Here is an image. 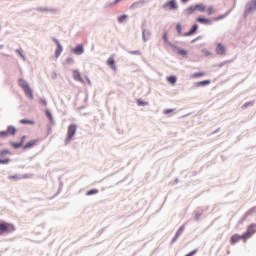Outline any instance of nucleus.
Segmentation results:
<instances>
[{"mask_svg":"<svg viewBox=\"0 0 256 256\" xmlns=\"http://www.w3.org/2000/svg\"><path fill=\"white\" fill-rule=\"evenodd\" d=\"M72 52L75 55H83L84 53L83 44H78L75 48L72 49Z\"/></svg>","mask_w":256,"mask_h":256,"instance_id":"9","label":"nucleus"},{"mask_svg":"<svg viewBox=\"0 0 256 256\" xmlns=\"http://www.w3.org/2000/svg\"><path fill=\"white\" fill-rule=\"evenodd\" d=\"M205 76V73L204 72H196V73H194L193 75H192V77L194 78V79H197V78H199V77H204Z\"/></svg>","mask_w":256,"mask_h":256,"instance_id":"26","label":"nucleus"},{"mask_svg":"<svg viewBox=\"0 0 256 256\" xmlns=\"http://www.w3.org/2000/svg\"><path fill=\"white\" fill-rule=\"evenodd\" d=\"M11 145L12 147H14V149H19V147H21V145L23 144H21V142L20 143L11 142Z\"/></svg>","mask_w":256,"mask_h":256,"instance_id":"32","label":"nucleus"},{"mask_svg":"<svg viewBox=\"0 0 256 256\" xmlns=\"http://www.w3.org/2000/svg\"><path fill=\"white\" fill-rule=\"evenodd\" d=\"M199 39H201V36H199L196 39L192 40V43H195V41H199Z\"/></svg>","mask_w":256,"mask_h":256,"instance_id":"43","label":"nucleus"},{"mask_svg":"<svg viewBox=\"0 0 256 256\" xmlns=\"http://www.w3.org/2000/svg\"><path fill=\"white\" fill-rule=\"evenodd\" d=\"M7 132L8 135H15V133H17V128H15L14 126H9Z\"/></svg>","mask_w":256,"mask_h":256,"instance_id":"20","label":"nucleus"},{"mask_svg":"<svg viewBox=\"0 0 256 256\" xmlns=\"http://www.w3.org/2000/svg\"><path fill=\"white\" fill-rule=\"evenodd\" d=\"M189 0H181L182 3H187Z\"/></svg>","mask_w":256,"mask_h":256,"instance_id":"44","label":"nucleus"},{"mask_svg":"<svg viewBox=\"0 0 256 256\" xmlns=\"http://www.w3.org/2000/svg\"><path fill=\"white\" fill-rule=\"evenodd\" d=\"M37 143H39V139L30 140L24 145L23 149H31L32 147H35Z\"/></svg>","mask_w":256,"mask_h":256,"instance_id":"11","label":"nucleus"},{"mask_svg":"<svg viewBox=\"0 0 256 256\" xmlns=\"http://www.w3.org/2000/svg\"><path fill=\"white\" fill-rule=\"evenodd\" d=\"M8 179H19V176H17V175L9 176Z\"/></svg>","mask_w":256,"mask_h":256,"instance_id":"41","label":"nucleus"},{"mask_svg":"<svg viewBox=\"0 0 256 256\" xmlns=\"http://www.w3.org/2000/svg\"><path fill=\"white\" fill-rule=\"evenodd\" d=\"M247 105H251V103H246V104H244V107H247Z\"/></svg>","mask_w":256,"mask_h":256,"instance_id":"45","label":"nucleus"},{"mask_svg":"<svg viewBox=\"0 0 256 256\" xmlns=\"http://www.w3.org/2000/svg\"><path fill=\"white\" fill-rule=\"evenodd\" d=\"M73 77L75 81H80V83H83V78L81 77V73L77 70L73 72Z\"/></svg>","mask_w":256,"mask_h":256,"instance_id":"14","label":"nucleus"},{"mask_svg":"<svg viewBox=\"0 0 256 256\" xmlns=\"http://www.w3.org/2000/svg\"><path fill=\"white\" fill-rule=\"evenodd\" d=\"M9 150H3L0 152L1 157H5V155H8Z\"/></svg>","mask_w":256,"mask_h":256,"instance_id":"35","label":"nucleus"},{"mask_svg":"<svg viewBox=\"0 0 256 256\" xmlns=\"http://www.w3.org/2000/svg\"><path fill=\"white\" fill-rule=\"evenodd\" d=\"M127 19V14L118 17V23H123Z\"/></svg>","mask_w":256,"mask_h":256,"instance_id":"31","label":"nucleus"},{"mask_svg":"<svg viewBox=\"0 0 256 256\" xmlns=\"http://www.w3.org/2000/svg\"><path fill=\"white\" fill-rule=\"evenodd\" d=\"M46 115L47 117L52 120L53 119V115H51V113L49 111H46Z\"/></svg>","mask_w":256,"mask_h":256,"instance_id":"40","label":"nucleus"},{"mask_svg":"<svg viewBox=\"0 0 256 256\" xmlns=\"http://www.w3.org/2000/svg\"><path fill=\"white\" fill-rule=\"evenodd\" d=\"M40 103H41V105H43L44 107H47V100L41 99V100H40Z\"/></svg>","mask_w":256,"mask_h":256,"instance_id":"37","label":"nucleus"},{"mask_svg":"<svg viewBox=\"0 0 256 256\" xmlns=\"http://www.w3.org/2000/svg\"><path fill=\"white\" fill-rule=\"evenodd\" d=\"M178 55H182V57L187 56V50H185V49H178Z\"/></svg>","mask_w":256,"mask_h":256,"instance_id":"30","label":"nucleus"},{"mask_svg":"<svg viewBox=\"0 0 256 256\" xmlns=\"http://www.w3.org/2000/svg\"><path fill=\"white\" fill-rule=\"evenodd\" d=\"M255 227H256L255 224H251L250 226H248L247 231L243 233V241H247V239H251V237L255 235L256 233Z\"/></svg>","mask_w":256,"mask_h":256,"instance_id":"4","label":"nucleus"},{"mask_svg":"<svg viewBox=\"0 0 256 256\" xmlns=\"http://www.w3.org/2000/svg\"><path fill=\"white\" fill-rule=\"evenodd\" d=\"M0 135H1V137H7V135H9V132L2 131V132H0Z\"/></svg>","mask_w":256,"mask_h":256,"instance_id":"38","label":"nucleus"},{"mask_svg":"<svg viewBox=\"0 0 256 256\" xmlns=\"http://www.w3.org/2000/svg\"><path fill=\"white\" fill-rule=\"evenodd\" d=\"M173 109H166L163 111L164 115H169V113H173Z\"/></svg>","mask_w":256,"mask_h":256,"instance_id":"36","label":"nucleus"},{"mask_svg":"<svg viewBox=\"0 0 256 256\" xmlns=\"http://www.w3.org/2000/svg\"><path fill=\"white\" fill-rule=\"evenodd\" d=\"M197 29H199V25L194 24L189 32L183 34L184 37H191L194 33H197Z\"/></svg>","mask_w":256,"mask_h":256,"instance_id":"10","label":"nucleus"},{"mask_svg":"<svg viewBox=\"0 0 256 256\" xmlns=\"http://www.w3.org/2000/svg\"><path fill=\"white\" fill-rule=\"evenodd\" d=\"M130 55H141V51L135 50V51H129Z\"/></svg>","mask_w":256,"mask_h":256,"instance_id":"34","label":"nucleus"},{"mask_svg":"<svg viewBox=\"0 0 256 256\" xmlns=\"http://www.w3.org/2000/svg\"><path fill=\"white\" fill-rule=\"evenodd\" d=\"M20 87L23 89L25 95L29 97V99H33V90H31V87L27 83V81L20 79L18 81Z\"/></svg>","mask_w":256,"mask_h":256,"instance_id":"1","label":"nucleus"},{"mask_svg":"<svg viewBox=\"0 0 256 256\" xmlns=\"http://www.w3.org/2000/svg\"><path fill=\"white\" fill-rule=\"evenodd\" d=\"M0 49H3V45H0Z\"/></svg>","mask_w":256,"mask_h":256,"instance_id":"46","label":"nucleus"},{"mask_svg":"<svg viewBox=\"0 0 256 256\" xmlns=\"http://www.w3.org/2000/svg\"><path fill=\"white\" fill-rule=\"evenodd\" d=\"M15 231V226L11 223L2 222L0 223V235H5V233H13Z\"/></svg>","mask_w":256,"mask_h":256,"instance_id":"2","label":"nucleus"},{"mask_svg":"<svg viewBox=\"0 0 256 256\" xmlns=\"http://www.w3.org/2000/svg\"><path fill=\"white\" fill-rule=\"evenodd\" d=\"M241 239H243V234L242 235L234 234L230 238V243H231V245H235V243H239V241H241Z\"/></svg>","mask_w":256,"mask_h":256,"instance_id":"8","label":"nucleus"},{"mask_svg":"<svg viewBox=\"0 0 256 256\" xmlns=\"http://www.w3.org/2000/svg\"><path fill=\"white\" fill-rule=\"evenodd\" d=\"M163 9L166 11H177V9H179V5H177L176 0H170L163 5Z\"/></svg>","mask_w":256,"mask_h":256,"instance_id":"5","label":"nucleus"},{"mask_svg":"<svg viewBox=\"0 0 256 256\" xmlns=\"http://www.w3.org/2000/svg\"><path fill=\"white\" fill-rule=\"evenodd\" d=\"M145 4V1L144 0H140L138 2H134L132 5H131V8L132 9H135V7H139L140 5H144Z\"/></svg>","mask_w":256,"mask_h":256,"instance_id":"22","label":"nucleus"},{"mask_svg":"<svg viewBox=\"0 0 256 256\" xmlns=\"http://www.w3.org/2000/svg\"><path fill=\"white\" fill-rule=\"evenodd\" d=\"M196 11L205 13V11H207V7L204 4H196Z\"/></svg>","mask_w":256,"mask_h":256,"instance_id":"17","label":"nucleus"},{"mask_svg":"<svg viewBox=\"0 0 256 256\" xmlns=\"http://www.w3.org/2000/svg\"><path fill=\"white\" fill-rule=\"evenodd\" d=\"M255 10H256V0H251L246 6L245 15H249V13Z\"/></svg>","mask_w":256,"mask_h":256,"instance_id":"6","label":"nucleus"},{"mask_svg":"<svg viewBox=\"0 0 256 256\" xmlns=\"http://www.w3.org/2000/svg\"><path fill=\"white\" fill-rule=\"evenodd\" d=\"M97 193H99V190L98 189H92V190H89L86 195H97Z\"/></svg>","mask_w":256,"mask_h":256,"instance_id":"28","label":"nucleus"},{"mask_svg":"<svg viewBox=\"0 0 256 256\" xmlns=\"http://www.w3.org/2000/svg\"><path fill=\"white\" fill-rule=\"evenodd\" d=\"M206 12H207V15H213V14L215 13V7L209 6V7L206 9Z\"/></svg>","mask_w":256,"mask_h":256,"instance_id":"24","label":"nucleus"},{"mask_svg":"<svg viewBox=\"0 0 256 256\" xmlns=\"http://www.w3.org/2000/svg\"><path fill=\"white\" fill-rule=\"evenodd\" d=\"M167 81L168 83H171V85H175L177 83V76H169Z\"/></svg>","mask_w":256,"mask_h":256,"instance_id":"21","label":"nucleus"},{"mask_svg":"<svg viewBox=\"0 0 256 256\" xmlns=\"http://www.w3.org/2000/svg\"><path fill=\"white\" fill-rule=\"evenodd\" d=\"M205 85H211V80H203L196 83V87H202Z\"/></svg>","mask_w":256,"mask_h":256,"instance_id":"18","label":"nucleus"},{"mask_svg":"<svg viewBox=\"0 0 256 256\" xmlns=\"http://www.w3.org/2000/svg\"><path fill=\"white\" fill-rule=\"evenodd\" d=\"M20 123H22V125H33L35 122L31 120L21 119Z\"/></svg>","mask_w":256,"mask_h":256,"instance_id":"23","label":"nucleus"},{"mask_svg":"<svg viewBox=\"0 0 256 256\" xmlns=\"http://www.w3.org/2000/svg\"><path fill=\"white\" fill-rule=\"evenodd\" d=\"M227 53V47L223 45L222 43H218L216 46V54L217 55H225Z\"/></svg>","mask_w":256,"mask_h":256,"instance_id":"7","label":"nucleus"},{"mask_svg":"<svg viewBox=\"0 0 256 256\" xmlns=\"http://www.w3.org/2000/svg\"><path fill=\"white\" fill-rule=\"evenodd\" d=\"M106 63L112 71H117V66H115V59H113V57L108 58Z\"/></svg>","mask_w":256,"mask_h":256,"instance_id":"12","label":"nucleus"},{"mask_svg":"<svg viewBox=\"0 0 256 256\" xmlns=\"http://www.w3.org/2000/svg\"><path fill=\"white\" fill-rule=\"evenodd\" d=\"M176 31L178 35H183V27L181 26V24L176 25Z\"/></svg>","mask_w":256,"mask_h":256,"instance_id":"25","label":"nucleus"},{"mask_svg":"<svg viewBox=\"0 0 256 256\" xmlns=\"http://www.w3.org/2000/svg\"><path fill=\"white\" fill-rule=\"evenodd\" d=\"M54 41L58 47L55 51V56L59 57L61 55V53H63V47L61 46V43H59L57 40H54Z\"/></svg>","mask_w":256,"mask_h":256,"instance_id":"13","label":"nucleus"},{"mask_svg":"<svg viewBox=\"0 0 256 256\" xmlns=\"http://www.w3.org/2000/svg\"><path fill=\"white\" fill-rule=\"evenodd\" d=\"M75 133H77V124H71L68 127V133H67V137L65 140L66 145L68 143H71V141L73 140V137H75Z\"/></svg>","mask_w":256,"mask_h":256,"instance_id":"3","label":"nucleus"},{"mask_svg":"<svg viewBox=\"0 0 256 256\" xmlns=\"http://www.w3.org/2000/svg\"><path fill=\"white\" fill-rule=\"evenodd\" d=\"M196 21H197L198 23H201L202 25H211V21H210L209 19H207V18L198 17V18L196 19Z\"/></svg>","mask_w":256,"mask_h":256,"instance_id":"15","label":"nucleus"},{"mask_svg":"<svg viewBox=\"0 0 256 256\" xmlns=\"http://www.w3.org/2000/svg\"><path fill=\"white\" fill-rule=\"evenodd\" d=\"M186 11H187L188 15H193V13H195V11H197V6L196 5L190 6L187 8Z\"/></svg>","mask_w":256,"mask_h":256,"instance_id":"19","label":"nucleus"},{"mask_svg":"<svg viewBox=\"0 0 256 256\" xmlns=\"http://www.w3.org/2000/svg\"><path fill=\"white\" fill-rule=\"evenodd\" d=\"M25 139H26V137L25 136H22V138H21V145H23V141H25Z\"/></svg>","mask_w":256,"mask_h":256,"instance_id":"42","label":"nucleus"},{"mask_svg":"<svg viewBox=\"0 0 256 256\" xmlns=\"http://www.w3.org/2000/svg\"><path fill=\"white\" fill-rule=\"evenodd\" d=\"M163 40H164V43H166V45L171 46V42H169V40L167 39V34L163 35Z\"/></svg>","mask_w":256,"mask_h":256,"instance_id":"33","label":"nucleus"},{"mask_svg":"<svg viewBox=\"0 0 256 256\" xmlns=\"http://www.w3.org/2000/svg\"><path fill=\"white\" fill-rule=\"evenodd\" d=\"M183 231H185V225L181 226L178 231L176 232V235L174 237V241H177L178 237H181L183 235Z\"/></svg>","mask_w":256,"mask_h":256,"instance_id":"16","label":"nucleus"},{"mask_svg":"<svg viewBox=\"0 0 256 256\" xmlns=\"http://www.w3.org/2000/svg\"><path fill=\"white\" fill-rule=\"evenodd\" d=\"M11 159L6 158V159H0V165H7V163H10Z\"/></svg>","mask_w":256,"mask_h":256,"instance_id":"29","label":"nucleus"},{"mask_svg":"<svg viewBox=\"0 0 256 256\" xmlns=\"http://www.w3.org/2000/svg\"><path fill=\"white\" fill-rule=\"evenodd\" d=\"M137 105H139V107H145V105H148V103L141 100V99H138L137 100Z\"/></svg>","mask_w":256,"mask_h":256,"instance_id":"27","label":"nucleus"},{"mask_svg":"<svg viewBox=\"0 0 256 256\" xmlns=\"http://www.w3.org/2000/svg\"><path fill=\"white\" fill-rule=\"evenodd\" d=\"M220 19H225V15H221L219 17H215L213 20L214 21H220Z\"/></svg>","mask_w":256,"mask_h":256,"instance_id":"39","label":"nucleus"}]
</instances>
